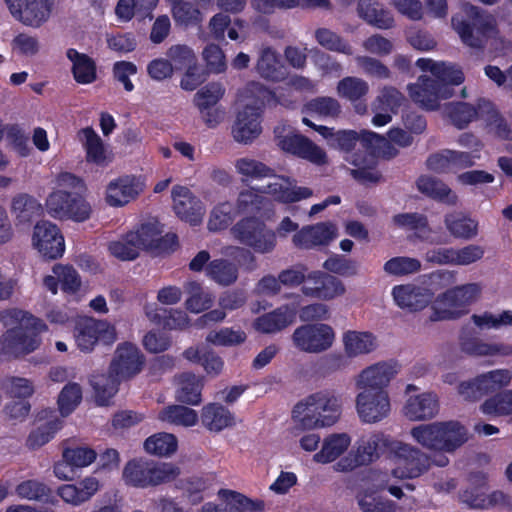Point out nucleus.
<instances>
[{
	"label": "nucleus",
	"instance_id": "nucleus-58",
	"mask_svg": "<svg viewBox=\"0 0 512 512\" xmlns=\"http://www.w3.org/2000/svg\"><path fill=\"white\" fill-rule=\"evenodd\" d=\"M190 297L185 301L186 309L192 313H201L211 308L214 302V296L204 291L198 282H190Z\"/></svg>",
	"mask_w": 512,
	"mask_h": 512
},
{
	"label": "nucleus",
	"instance_id": "nucleus-25",
	"mask_svg": "<svg viewBox=\"0 0 512 512\" xmlns=\"http://www.w3.org/2000/svg\"><path fill=\"white\" fill-rule=\"evenodd\" d=\"M173 209L175 214L191 225H197L202 220L201 202L190 189L176 185L172 189Z\"/></svg>",
	"mask_w": 512,
	"mask_h": 512
},
{
	"label": "nucleus",
	"instance_id": "nucleus-28",
	"mask_svg": "<svg viewBox=\"0 0 512 512\" xmlns=\"http://www.w3.org/2000/svg\"><path fill=\"white\" fill-rule=\"evenodd\" d=\"M296 315V307L293 304H285L257 317L253 326L260 333L274 334L291 325L295 321Z\"/></svg>",
	"mask_w": 512,
	"mask_h": 512
},
{
	"label": "nucleus",
	"instance_id": "nucleus-42",
	"mask_svg": "<svg viewBox=\"0 0 512 512\" xmlns=\"http://www.w3.org/2000/svg\"><path fill=\"white\" fill-rule=\"evenodd\" d=\"M416 185L421 193L432 199L448 204H454L456 201V196L451 195L452 191L448 185L435 177L422 175L417 179Z\"/></svg>",
	"mask_w": 512,
	"mask_h": 512
},
{
	"label": "nucleus",
	"instance_id": "nucleus-54",
	"mask_svg": "<svg viewBox=\"0 0 512 512\" xmlns=\"http://www.w3.org/2000/svg\"><path fill=\"white\" fill-rule=\"evenodd\" d=\"M63 422L58 417H55L46 423L32 430L27 438V446L31 449L39 448L51 439L62 428Z\"/></svg>",
	"mask_w": 512,
	"mask_h": 512
},
{
	"label": "nucleus",
	"instance_id": "nucleus-8",
	"mask_svg": "<svg viewBox=\"0 0 512 512\" xmlns=\"http://www.w3.org/2000/svg\"><path fill=\"white\" fill-rule=\"evenodd\" d=\"M445 111L452 124L458 129L466 128L469 123L481 119L496 135H504V117L495 104L485 98H479L475 105L467 102H451L445 106Z\"/></svg>",
	"mask_w": 512,
	"mask_h": 512
},
{
	"label": "nucleus",
	"instance_id": "nucleus-40",
	"mask_svg": "<svg viewBox=\"0 0 512 512\" xmlns=\"http://www.w3.org/2000/svg\"><path fill=\"white\" fill-rule=\"evenodd\" d=\"M147 316L156 325L169 330H183L190 324L186 312L178 309L156 308L148 311Z\"/></svg>",
	"mask_w": 512,
	"mask_h": 512
},
{
	"label": "nucleus",
	"instance_id": "nucleus-52",
	"mask_svg": "<svg viewBox=\"0 0 512 512\" xmlns=\"http://www.w3.org/2000/svg\"><path fill=\"white\" fill-rule=\"evenodd\" d=\"M159 419L182 426H194L198 422V414L195 410L183 405H170L159 413Z\"/></svg>",
	"mask_w": 512,
	"mask_h": 512
},
{
	"label": "nucleus",
	"instance_id": "nucleus-3",
	"mask_svg": "<svg viewBox=\"0 0 512 512\" xmlns=\"http://www.w3.org/2000/svg\"><path fill=\"white\" fill-rule=\"evenodd\" d=\"M0 322L7 328L0 338V361L35 351L41 343L40 334L47 330L42 319L17 308L1 311Z\"/></svg>",
	"mask_w": 512,
	"mask_h": 512
},
{
	"label": "nucleus",
	"instance_id": "nucleus-50",
	"mask_svg": "<svg viewBox=\"0 0 512 512\" xmlns=\"http://www.w3.org/2000/svg\"><path fill=\"white\" fill-rule=\"evenodd\" d=\"M178 447L177 438L170 433H157L148 437L144 442L146 452L156 456H170Z\"/></svg>",
	"mask_w": 512,
	"mask_h": 512
},
{
	"label": "nucleus",
	"instance_id": "nucleus-64",
	"mask_svg": "<svg viewBox=\"0 0 512 512\" xmlns=\"http://www.w3.org/2000/svg\"><path fill=\"white\" fill-rule=\"evenodd\" d=\"M235 167L238 173L253 179L275 176L272 168L255 159L240 158L236 161Z\"/></svg>",
	"mask_w": 512,
	"mask_h": 512
},
{
	"label": "nucleus",
	"instance_id": "nucleus-37",
	"mask_svg": "<svg viewBox=\"0 0 512 512\" xmlns=\"http://www.w3.org/2000/svg\"><path fill=\"white\" fill-rule=\"evenodd\" d=\"M284 179L286 180L287 185L270 183L267 186V192L270 193L276 201L284 204H290L307 199L313 195L312 189L292 185V183H295V180L291 181L288 177Z\"/></svg>",
	"mask_w": 512,
	"mask_h": 512
},
{
	"label": "nucleus",
	"instance_id": "nucleus-59",
	"mask_svg": "<svg viewBox=\"0 0 512 512\" xmlns=\"http://www.w3.org/2000/svg\"><path fill=\"white\" fill-rule=\"evenodd\" d=\"M315 39L322 47L327 50L345 55L353 54L352 46L341 36L330 29L318 28L315 31Z\"/></svg>",
	"mask_w": 512,
	"mask_h": 512
},
{
	"label": "nucleus",
	"instance_id": "nucleus-19",
	"mask_svg": "<svg viewBox=\"0 0 512 512\" xmlns=\"http://www.w3.org/2000/svg\"><path fill=\"white\" fill-rule=\"evenodd\" d=\"M32 243L39 254L47 260H56L65 251L64 237L56 224L40 221L34 226Z\"/></svg>",
	"mask_w": 512,
	"mask_h": 512
},
{
	"label": "nucleus",
	"instance_id": "nucleus-4",
	"mask_svg": "<svg viewBox=\"0 0 512 512\" xmlns=\"http://www.w3.org/2000/svg\"><path fill=\"white\" fill-rule=\"evenodd\" d=\"M56 183L62 189L52 191L46 198L47 213L55 219L84 222L90 218L92 209L84 197V180L70 172H61Z\"/></svg>",
	"mask_w": 512,
	"mask_h": 512
},
{
	"label": "nucleus",
	"instance_id": "nucleus-16",
	"mask_svg": "<svg viewBox=\"0 0 512 512\" xmlns=\"http://www.w3.org/2000/svg\"><path fill=\"white\" fill-rule=\"evenodd\" d=\"M512 373L507 369H496L476 376L469 381L461 382L458 393L468 401H477L484 396L499 393L508 386Z\"/></svg>",
	"mask_w": 512,
	"mask_h": 512
},
{
	"label": "nucleus",
	"instance_id": "nucleus-41",
	"mask_svg": "<svg viewBox=\"0 0 512 512\" xmlns=\"http://www.w3.org/2000/svg\"><path fill=\"white\" fill-rule=\"evenodd\" d=\"M16 493L19 497L43 502L45 504L56 505L58 499L53 494L50 487L41 481L29 479L22 481L16 486Z\"/></svg>",
	"mask_w": 512,
	"mask_h": 512
},
{
	"label": "nucleus",
	"instance_id": "nucleus-34",
	"mask_svg": "<svg viewBox=\"0 0 512 512\" xmlns=\"http://www.w3.org/2000/svg\"><path fill=\"white\" fill-rule=\"evenodd\" d=\"M179 388L176 399L180 403L196 406L202 401V379L191 372H184L178 377Z\"/></svg>",
	"mask_w": 512,
	"mask_h": 512
},
{
	"label": "nucleus",
	"instance_id": "nucleus-9",
	"mask_svg": "<svg viewBox=\"0 0 512 512\" xmlns=\"http://www.w3.org/2000/svg\"><path fill=\"white\" fill-rule=\"evenodd\" d=\"M249 90L257 94L260 105H246L238 112L236 122L232 128L235 141L244 144L252 142L262 132V107L276 105L278 102L276 94L259 83L252 82L249 85Z\"/></svg>",
	"mask_w": 512,
	"mask_h": 512
},
{
	"label": "nucleus",
	"instance_id": "nucleus-15",
	"mask_svg": "<svg viewBox=\"0 0 512 512\" xmlns=\"http://www.w3.org/2000/svg\"><path fill=\"white\" fill-rule=\"evenodd\" d=\"M74 337L82 352H91L98 343L112 345L116 340V331L107 321L84 317L76 321Z\"/></svg>",
	"mask_w": 512,
	"mask_h": 512
},
{
	"label": "nucleus",
	"instance_id": "nucleus-56",
	"mask_svg": "<svg viewBox=\"0 0 512 512\" xmlns=\"http://www.w3.org/2000/svg\"><path fill=\"white\" fill-rule=\"evenodd\" d=\"M247 339L242 329L224 327L219 330H212L206 336V341L215 346L232 347L244 343Z\"/></svg>",
	"mask_w": 512,
	"mask_h": 512
},
{
	"label": "nucleus",
	"instance_id": "nucleus-46",
	"mask_svg": "<svg viewBox=\"0 0 512 512\" xmlns=\"http://www.w3.org/2000/svg\"><path fill=\"white\" fill-rule=\"evenodd\" d=\"M302 112L311 116L337 118L341 113V105L333 97L318 96L307 101L302 108Z\"/></svg>",
	"mask_w": 512,
	"mask_h": 512
},
{
	"label": "nucleus",
	"instance_id": "nucleus-13",
	"mask_svg": "<svg viewBox=\"0 0 512 512\" xmlns=\"http://www.w3.org/2000/svg\"><path fill=\"white\" fill-rule=\"evenodd\" d=\"M388 459L395 467L392 473L401 479H412L421 476L431 466L430 457L418 448L393 439Z\"/></svg>",
	"mask_w": 512,
	"mask_h": 512
},
{
	"label": "nucleus",
	"instance_id": "nucleus-57",
	"mask_svg": "<svg viewBox=\"0 0 512 512\" xmlns=\"http://www.w3.org/2000/svg\"><path fill=\"white\" fill-rule=\"evenodd\" d=\"M268 203V198L251 188L239 193L236 207L239 213L256 214L264 210Z\"/></svg>",
	"mask_w": 512,
	"mask_h": 512
},
{
	"label": "nucleus",
	"instance_id": "nucleus-11",
	"mask_svg": "<svg viewBox=\"0 0 512 512\" xmlns=\"http://www.w3.org/2000/svg\"><path fill=\"white\" fill-rule=\"evenodd\" d=\"M231 234L240 244L255 253H271L277 245L276 232L256 216H246L231 228Z\"/></svg>",
	"mask_w": 512,
	"mask_h": 512
},
{
	"label": "nucleus",
	"instance_id": "nucleus-32",
	"mask_svg": "<svg viewBox=\"0 0 512 512\" xmlns=\"http://www.w3.org/2000/svg\"><path fill=\"white\" fill-rule=\"evenodd\" d=\"M66 56L72 63L71 72L76 83L87 85L96 81L97 66L93 58L75 48H69Z\"/></svg>",
	"mask_w": 512,
	"mask_h": 512
},
{
	"label": "nucleus",
	"instance_id": "nucleus-21",
	"mask_svg": "<svg viewBox=\"0 0 512 512\" xmlns=\"http://www.w3.org/2000/svg\"><path fill=\"white\" fill-rule=\"evenodd\" d=\"M144 365V356L139 348L130 343L120 344L109 369L123 381L129 380L141 372Z\"/></svg>",
	"mask_w": 512,
	"mask_h": 512
},
{
	"label": "nucleus",
	"instance_id": "nucleus-55",
	"mask_svg": "<svg viewBox=\"0 0 512 512\" xmlns=\"http://www.w3.org/2000/svg\"><path fill=\"white\" fill-rule=\"evenodd\" d=\"M485 415L503 416L512 414V390L499 392L486 399L480 406Z\"/></svg>",
	"mask_w": 512,
	"mask_h": 512
},
{
	"label": "nucleus",
	"instance_id": "nucleus-49",
	"mask_svg": "<svg viewBox=\"0 0 512 512\" xmlns=\"http://www.w3.org/2000/svg\"><path fill=\"white\" fill-rule=\"evenodd\" d=\"M343 342L349 356L369 353L375 348V337L369 332L348 331Z\"/></svg>",
	"mask_w": 512,
	"mask_h": 512
},
{
	"label": "nucleus",
	"instance_id": "nucleus-26",
	"mask_svg": "<svg viewBox=\"0 0 512 512\" xmlns=\"http://www.w3.org/2000/svg\"><path fill=\"white\" fill-rule=\"evenodd\" d=\"M396 304L410 312L421 311L432 301L429 289L414 284L396 285L392 289Z\"/></svg>",
	"mask_w": 512,
	"mask_h": 512
},
{
	"label": "nucleus",
	"instance_id": "nucleus-35",
	"mask_svg": "<svg viewBox=\"0 0 512 512\" xmlns=\"http://www.w3.org/2000/svg\"><path fill=\"white\" fill-rule=\"evenodd\" d=\"M346 160L355 167L350 170V175L360 184L377 183L382 178L376 169L377 160H373L371 156L365 159L359 153H353Z\"/></svg>",
	"mask_w": 512,
	"mask_h": 512
},
{
	"label": "nucleus",
	"instance_id": "nucleus-23",
	"mask_svg": "<svg viewBox=\"0 0 512 512\" xmlns=\"http://www.w3.org/2000/svg\"><path fill=\"white\" fill-rule=\"evenodd\" d=\"M306 296L330 300L345 292V287L340 279L321 271L308 274L306 283L302 287Z\"/></svg>",
	"mask_w": 512,
	"mask_h": 512
},
{
	"label": "nucleus",
	"instance_id": "nucleus-27",
	"mask_svg": "<svg viewBox=\"0 0 512 512\" xmlns=\"http://www.w3.org/2000/svg\"><path fill=\"white\" fill-rule=\"evenodd\" d=\"M461 351L471 356H510L512 345L505 343H488L475 337L472 332L463 328L459 336Z\"/></svg>",
	"mask_w": 512,
	"mask_h": 512
},
{
	"label": "nucleus",
	"instance_id": "nucleus-30",
	"mask_svg": "<svg viewBox=\"0 0 512 512\" xmlns=\"http://www.w3.org/2000/svg\"><path fill=\"white\" fill-rule=\"evenodd\" d=\"M439 411V402L436 394L423 393L410 397L404 406L405 416L413 421L431 419Z\"/></svg>",
	"mask_w": 512,
	"mask_h": 512
},
{
	"label": "nucleus",
	"instance_id": "nucleus-47",
	"mask_svg": "<svg viewBox=\"0 0 512 512\" xmlns=\"http://www.w3.org/2000/svg\"><path fill=\"white\" fill-rule=\"evenodd\" d=\"M444 223L455 238L471 239L477 234V222L461 213L447 214Z\"/></svg>",
	"mask_w": 512,
	"mask_h": 512
},
{
	"label": "nucleus",
	"instance_id": "nucleus-29",
	"mask_svg": "<svg viewBox=\"0 0 512 512\" xmlns=\"http://www.w3.org/2000/svg\"><path fill=\"white\" fill-rule=\"evenodd\" d=\"M97 478L88 476L73 484H63L57 488V496L65 503L80 506L89 501L99 490Z\"/></svg>",
	"mask_w": 512,
	"mask_h": 512
},
{
	"label": "nucleus",
	"instance_id": "nucleus-62",
	"mask_svg": "<svg viewBox=\"0 0 512 512\" xmlns=\"http://www.w3.org/2000/svg\"><path fill=\"white\" fill-rule=\"evenodd\" d=\"M225 89L221 83L211 82L203 86L194 96V103L203 111L207 108L214 107L223 97Z\"/></svg>",
	"mask_w": 512,
	"mask_h": 512
},
{
	"label": "nucleus",
	"instance_id": "nucleus-6",
	"mask_svg": "<svg viewBox=\"0 0 512 512\" xmlns=\"http://www.w3.org/2000/svg\"><path fill=\"white\" fill-rule=\"evenodd\" d=\"M180 473L173 463L135 458L126 463L122 476L128 486L145 489L170 483Z\"/></svg>",
	"mask_w": 512,
	"mask_h": 512
},
{
	"label": "nucleus",
	"instance_id": "nucleus-38",
	"mask_svg": "<svg viewBox=\"0 0 512 512\" xmlns=\"http://www.w3.org/2000/svg\"><path fill=\"white\" fill-rule=\"evenodd\" d=\"M202 424L210 431H221L234 424L233 414L219 403H210L203 407Z\"/></svg>",
	"mask_w": 512,
	"mask_h": 512
},
{
	"label": "nucleus",
	"instance_id": "nucleus-39",
	"mask_svg": "<svg viewBox=\"0 0 512 512\" xmlns=\"http://www.w3.org/2000/svg\"><path fill=\"white\" fill-rule=\"evenodd\" d=\"M256 69L262 78L274 82L286 77V68L281 63L280 57L270 47L262 50Z\"/></svg>",
	"mask_w": 512,
	"mask_h": 512
},
{
	"label": "nucleus",
	"instance_id": "nucleus-12",
	"mask_svg": "<svg viewBox=\"0 0 512 512\" xmlns=\"http://www.w3.org/2000/svg\"><path fill=\"white\" fill-rule=\"evenodd\" d=\"M392 442L393 439L384 433H373L361 437L354 454H349L337 462V470L352 471L357 467L373 463L380 456L388 458Z\"/></svg>",
	"mask_w": 512,
	"mask_h": 512
},
{
	"label": "nucleus",
	"instance_id": "nucleus-20",
	"mask_svg": "<svg viewBox=\"0 0 512 512\" xmlns=\"http://www.w3.org/2000/svg\"><path fill=\"white\" fill-rule=\"evenodd\" d=\"M11 15L26 26L39 27L50 16L53 0H5Z\"/></svg>",
	"mask_w": 512,
	"mask_h": 512
},
{
	"label": "nucleus",
	"instance_id": "nucleus-45",
	"mask_svg": "<svg viewBox=\"0 0 512 512\" xmlns=\"http://www.w3.org/2000/svg\"><path fill=\"white\" fill-rule=\"evenodd\" d=\"M79 135L83 136L84 149L86 151V160L96 165H104L106 163V153L103 141L92 127H86L79 131Z\"/></svg>",
	"mask_w": 512,
	"mask_h": 512
},
{
	"label": "nucleus",
	"instance_id": "nucleus-2",
	"mask_svg": "<svg viewBox=\"0 0 512 512\" xmlns=\"http://www.w3.org/2000/svg\"><path fill=\"white\" fill-rule=\"evenodd\" d=\"M396 366L382 362L361 372L357 385L363 391L357 395L356 408L362 422L377 423L389 415L391 405L386 387L398 372Z\"/></svg>",
	"mask_w": 512,
	"mask_h": 512
},
{
	"label": "nucleus",
	"instance_id": "nucleus-63",
	"mask_svg": "<svg viewBox=\"0 0 512 512\" xmlns=\"http://www.w3.org/2000/svg\"><path fill=\"white\" fill-rule=\"evenodd\" d=\"M358 505L363 512H395L397 504L374 492H365L358 497Z\"/></svg>",
	"mask_w": 512,
	"mask_h": 512
},
{
	"label": "nucleus",
	"instance_id": "nucleus-1",
	"mask_svg": "<svg viewBox=\"0 0 512 512\" xmlns=\"http://www.w3.org/2000/svg\"><path fill=\"white\" fill-rule=\"evenodd\" d=\"M416 65L422 71L433 75L420 76L417 83L408 85L412 101L427 111H435L440 101L454 95V87L464 82L465 76L460 68L445 62H435L429 58H419Z\"/></svg>",
	"mask_w": 512,
	"mask_h": 512
},
{
	"label": "nucleus",
	"instance_id": "nucleus-7",
	"mask_svg": "<svg viewBox=\"0 0 512 512\" xmlns=\"http://www.w3.org/2000/svg\"><path fill=\"white\" fill-rule=\"evenodd\" d=\"M411 435L423 447L453 452L467 441V432L457 421L434 422L413 427Z\"/></svg>",
	"mask_w": 512,
	"mask_h": 512
},
{
	"label": "nucleus",
	"instance_id": "nucleus-44",
	"mask_svg": "<svg viewBox=\"0 0 512 512\" xmlns=\"http://www.w3.org/2000/svg\"><path fill=\"white\" fill-rule=\"evenodd\" d=\"M12 212L19 223H30L35 217L42 213V206L33 196L22 193L12 200Z\"/></svg>",
	"mask_w": 512,
	"mask_h": 512
},
{
	"label": "nucleus",
	"instance_id": "nucleus-60",
	"mask_svg": "<svg viewBox=\"0 0 512 512\" xmlns=\"http://www.w3.org/2000/svg\"><path fill=\"white\" fill-rule=\"evenodd\" d=\"M81 400V386L75 382L66 384L62 388L57 400L60 414L63 417L69 416L77 408Z\"/></svg>",
	"mask_w": 512,
	"mask_h": 512
},
{
	"label": "nucleus",
	"instance_id": "nucleus-17",
	"mask_svg": "<svg viewBox=\"0 0 512 512\" xmlns=\"http://www.w3.org/2000/svg\"><path fill=\"white\" fill-rule=\"evenodd\" d=\"M284 131V126H277L274 129L277 145L283 151L305 159L318 166L327 163L326 152L309 138L296 132H288L284 135Z\"/></svg>",
	"mask_w": 512,
	"mask_h": 512
},
{
	"label": "nucleus",
	"instance_id": "nucleus-24",
	"mask_svg": "<svg viewBox=\"0 0 512 512\" xmlns=\"http://www.w3.org/2000/svg\"><path fill=\"white\" fill-rule=\"evenodd\" d=\"M336 237V228L331 223H317L303 226L292 238L293 244L300 249H312L328 245Z\"/></svg>",
	"mask_w": 512,
	"mask_h": 512
},
{
	"label": "nucleus",
	"instance_id": "nucleus-10",
	"mask_svg": "<svg viewBox=\"0 0 512 512\" xmlns=\"http://www.w3.org/2000/svg\"><path fill=\"white\" fill-rule=\"evenodd\" d=\"M466 14L468 19L462 15L453 16L452 26L466 46L483 49L496 32L495 19L474 5L467 6Z\"/></svg>",
	"mask_w": 512,
	"mask_h": 512
},
{
	"label": "nucleus",
	"instance_id": "nucleus-51",
	"mask_svg": "<svg viewBox=\"0 0 512 512\" xmlns=\"http://www.w3.org/2000/svg\"><path fill=\"white\" fill-rule=\"evenodd\" d=\"M135 239L137 235L127 232L118 241L109 243L108 250L111 255L122 261L135 260L140 254V246L137 245Z\"/></svg>",
	"mask_w": 512,
	"mask_h": 512
},
{
	"label": "nucleus",
	"instance_id": "nucleus-33",
	"mask_svg": "<svg viewBox=\"0 0 512 512\" xmlns=\"http://www.w3.org/2000/svg\"><path fill=\"white\" fill-rule=\"evenodd\" d=\"M351 438L346 433H335L326 437L322 448L313 459L317 463L327 464L339 458L350 446Z\"/></svg>",
	"mask_w": 512,
	"mask_h": 512
},
{
	"label": "nucleus",
	"instance_id": "nucleus-43",
	"mask_svg": "<svg viewBox=\"0 0 512 512\" xmlns=\"http://www.w3.org/2000/svg\"><path fill=\"white\" fill-rule=\"evenodd\" d=\"M206 276L222 286L233 284L238 278V268L233 262L218 258L209 262L206 268Z\"/></svg>",
	"mask_w": 512,
	"mask_h": 512
},
{
	"label": "nucleus",
	"instance_id": "nucleus-31",
	"mask_svg": "<svg viewBox=\"0 0 512 512\" xmlns=\"http://www.w3.org/2000/svg\"><path fill=\"white\" fill-rule=\"evenodd\" d=\"M357 13L366 23L378 29H390L394 26L392 14L378 1L359 0Z\"/></svg>",
	"mask_w": 512,
	"mask_h": 512
},
{
	"label": "nucleus",
	"instance_id": "nucleus-61",
	"mask_svg": "<svg viewBox=\"0 0 512 512\" xmlns=\"http://www.w3.org/2000/svg\"><path fill=\"white\" fill-rule=\"evenodd\" d=\"M172 16L176 24L181 26H194L201 22V13L192 3L184 0H174Z\"/></svg>",
	"mask_w": 512,
	"mask_h": 512
},
{
	"label": "nucleus",
	"instance_id": "nucleus-48",
	"mask_svg": "<svg viewBox=\"0 0 512 512\" xmlns=\"http://www.w3.org/2000/svg\"><path fill=\"white\" fill-rule=\"evenodd\" d=\"M336 90L339 97L355 103L366 97L369 92V85L361 78L347 76L338 82Z\"/></svg>",
	"mask_w": 512,
	"mask_h": 512
},
{
	"label": "nucleus",
	"instance_id": "nucleus-53",
	"mask_svg": "<svg viewBox=\"0 0 512 512\" xmlns=\"http://www.w3.org/2000/svg\"><path fill=\"white\" fill-rule=\"evenodd\" d=\"M387 139L373 131L362 130L359 133L358 151L361 158L378 160L382 152L383 145H386Z\"/></svg>",
	"mask_w": 512,
	"mask_h": 512
},
{
	"label": "nucleus",
	"instance_id": "nucleus-36",
	"mask_svg": "<svg viewBox=\"0 0 512 512\" xmlns=\"http://www.w3.org/2000/svg\"><path fill=\"white\" fill-rule=\"evenodd\" d=\"M123 382L118 376L114 375V372L108 369L107 374L94 375L91 380V385L95 393V399L98 405H108L111 398L119 390V385Z\"/></svg>",
	"mask_w": 512,
	"mask_h": 512
},
{
	"label": "nucleus",
	"instance_id": "nucleus-5",
	"mask_svg": "<svg viewBox=\"0 0 512 512\" xmlns=\"http://www.w3.org/2000/svg\"><path fill=\"white\" fill-rule=\"evenodd\" d=\"M341 414V401L330 390H322L309 395L297 403L292 416L307 429L329 427L337 422Z\"/></svg>",
	"mask_w": 512,
	"mask_h": 512
},
{
	"label": "nucleus",
	"instance_id": "nucleus-22",
	"mask_svg": "<svg viewBox=\"0 0 512 512\" xmlns=\"http://www.w3.org/2000/svg\"><path fill=\"white\" fill-rule=\"evenodd\" d=\"M145 184L140 177L124 175L112 180L106 189L105 200L112 207H122L135 200L144 190Z\"/></svg>",
	"mask_w": 512,
	"mask_h": 512
},
{
	"label": "nucleus",
	"instance_id": "nucleus-14",
	"mask_svg": "<svg viewBox=\"0 0 512 512\" xmlns=\"http://www.w3.org/2000/svg\"><path fill=\"white\" fill-rule=\"evenodd\" d=\"M482 291L479 283H467L448 289L439 295L438 302L445 308H434L430 316L432 321L456 319L460 317L469 305L477 300Z\"/></svg>",
	"mask_w": 512,
	"mask_h": 512
},
{
	"label": "nucleus",
	"instance_id": "nucleus-18",
	"mask_svg": "<svg viewBox=\"0 0 512 512\" xmlns=\"http://www.w3.org/2000/svg\"><path fill=\"white\" fill-rule=\"evenodd\" d=\"M294 345L307 353H320L329 349L334 341L331 326L323 323L304 324L295 329L292 335Z\"/></svg>",
	"mask_w": 512,
	"mask_h": 512
}]
</instances>
